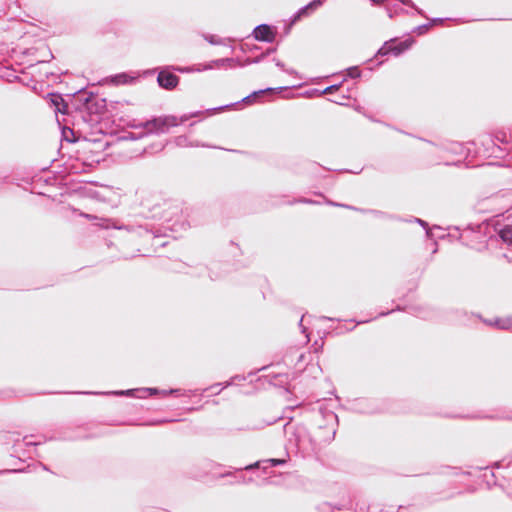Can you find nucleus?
Returning a JSON list of instances; mask_svg holds the SVG:
<instances>
[{
  "instance_id": "obj_5",
  "label": "nucleus",
  "mask_w": 512,
  "mask_h": 512,
  "mask_svg": "<svg viewBox=\"0 0 512 512\" xmlns=\"http://www.w3.org/2000/svg\"><path fill=\"white\" fill-rule=\"evenodd\" d=\"M157 81L162 88L173 89L177 86L179 78L172 73L161 71L158 74Z\"/></svg>"
},
{
  "instance_id": "obj_1",
  "label": "nucleus",
  "mask_w": 512,
  "mask_h": 512,
  "mask_svg": "<svg viewBox=\"0 0 512 512\" xmlns=\"http://www.w3.org/2000/svg\"><path fill=\"white\" fill-rule=\"evenodd\" d=\"M190 116L184 115L181 118L176 116H163L154 118L141 124L148 133H165L170 127L178 126L189 119Z\"/></svg>"
},
{
  "instance_id": "obj_12",
  "label": "nucleus",
  "mask_w": 512,
  "mask_h": 512,
  "mask_svg": "<svg viewBox=\"0 0 512 512\" xmlns=\"http://www.w3.org/2000/svg\"><path fill=\"white\" fill-rule=\"evenodd\" d=\"M392 53V43L386 42L377 52V55L384 56Z\"/></svg>"
},
{
  "instance_id": "obj_17",
  "label": "nucleus",
  "mask_w": 512,
  "mask_h": 512,
  "mask_svg": "<svg viewBox=\"0 0 512 512\" xmlns=\"http://www.w3.org/2000/svg\"><path fill=\"white\" fill-rule=\"evenodd\" d=\"M428 28H429V25H422V26L417 27L416 30H417L418 34H422L426 30H428Z\"/></svg>"
},
{
  "instance_id": "obj_3",
  "label": "nucleus",
  "mask_w": 512,
  "mask_h": 512,
  "mask_svg": "<svg viewBox=\"0 0 512 512\" xmlns=\"http://www.w3.org/2000/svg\"><path fill=\"white\" fill-rule=\"evenodd\" d=\"M495 231L497 232L499 238L505 243L508 247H511L512 252V222L507 224L497 223L495 225ZM506 258L512 260V255H505Z\"/></svg>"
},
{
  "instance_id": "obj_2",
  "label": "nucleus",
  "mask_w": 512,
  "mask_h": 512,
  "mask_svg": "<svg viewBox=\"0 0 512 512\" xmlns=\"http://www.w3.org/2000/svg\"><path fill=\"white\" fill-rule=\"evenodd\" d=\"M180 392L179 389H171L169 391L167 390H158L157 388H142V389H129V390H125V391H115V392H111L112 394H115V395H126V396H134L135 393H138L137 397L138 398H146L148 395H156V394H161L163 396H166L168 394H177Z\"/></svg>"
},
{
  "instance_id": "obj_7",
  "label": "nucleus",
  "mask_w": 512,
  "mask_h": 512,
  "mask_svg": "<svg viewBox=\"0 0 512 512\" xmlns=\"http://www.w3.org/2000/svg\"><path fill=\"white\" fill-rule=\"evenodd\" d=\"M49 100L52 106L55 107L56 112L65 113L67 109V105L64 102V99L59 94H49Z\"/></svg>"
},
{
  "instance_id": "obj_22",
  "label": "nucleus",
  "mask_w": 512,
  "mask_h": 512,
  "mask_svg": "<svg viewBox=\"0 0 512 512\" xmlns=\"http://www.w3.org/2000/svg\"><path fill=\"white\" fill-rule=\"evenodd\" d=\"M206 39H207L210 43H212V44H218V43H219L218 41H216V40L214 39V37H213V36H211L210 38H206Z\"/></svg>"
},
{
  "instance_id": "obj_11",
  "label": "nucleus",
  "mask_w": 512,
  "mask_h": 512,
  "mask_svg": "<svg viewBox=\"0 0 512 512\" xmlns=\"http://www.w3.org/2000/svg\"><path fill=\"white\" fill-rule=\"evenodd\" d=\"M273 89L272 88H267V89H264V90H259V91H255L253 92L252 94L246 96L243 98V102L246 103V104H251L254 102V100L259 97L260 95H263L264 93L266 92H270L272 91Z\"/></svg>"
},
{
  "instance_id": "obj_6",
  "label": "nucleus",
  "mask_w": 512,
  "mask_h": 512,
  "mask_svg": "<svg viewBox=\"0 0 512 512\" xmlns=\"http://www.w3.org/2000/svg\"><path fill=\"white\" fill-rule=\"evenodd\" d=\"M324 0H313L305 7L301 8L294 16V21L299 20L301 17L308 15L310 11H313L323 4Z\"/></svg>"
},
{
  "instance_id": "obj_13",
  "label": "nucleus",
  "mask_w": 512,
  "mask_h": 512,
  "mask_svg": "<svg viewBox=\"0 0 512 512\" xmlns=\"http://www.w3.org/2000/svg\"><path fill=\"white\" fill-rule=\"evenodd\" d=\"M347 74L351 78H358V77H360L361 72L358 69V67H350L347 69Z\"/></svg>"
},
{
  "instance_id": "obj_24",
  "label": "nucleus",
  "mask_w": 512,
  "mask_h": 512,
  "mask_svg": "<svg viewBox=\"0 0 512 512\" xmlns=\"http://www.w3.org/2000/svg\"><path fill=\"white\" fill-rule=\"evenodd\" d=\"M432 22L433 23H440V22H442V19L436 18V19H433Z\"/></svg>"
},
{
  "instance_id": "obj_8",
  "label": "nucleus",
  "mask_w": 512,
  "mask_h": 512,
  "mask_svg": "<svg viewBox=\"0 0 512 512\" xmlns=\"http://www.w3.org/2000/svg\"><path fill=\"white\" fill-rule=\"evenodd\" d=\"M286 462L285 459H267V460H264L262 462H256L255 464H252V465H248L245 467L246 470H251L255 467H259L260 466V463H263V464H269V466H277V465H282Z\"/></svg>"
},
{
  "instance_id": "obj_9",
  "label": "nucleus",
  "mask_w": 512,
  "mask_h": 512,
  "mask_svg": "<svg viewBox=\"0 0 512 512\" xmlns=\"http://www.w3.org/2000/svg\"><path fill=\"white\" fill-rule=\"evenodd\" d=\"M489 325H495L499 329H511L512 328V318H499L494 322H489Z\"/></svg>"
},
{
  "instance_id": "obj_23",
  "label": "nucleus",
  "mask_w": 512,
  "mask_h": 512,
  "mask_svg": "<svg viewBox=\"0 0 512 512\" xmlns=\"http://www.w3.org/2000/svg\"><path fill=\"white\" fill-rule=\"evenodd\" d=\"M238 378H239L238 376H236V377L232 378V379H231V381L227 382V383L224 385V388H225V387L230 386L231 384H233V381H234L235 379H238Z\"/></svg>"
},
{
  "instance_id": "obj_20",
  "label": "nucleus",
  "mask_w": 512,
  "mask_h": 512,
  "mask_svg": "<svg viewBox=\"0 0 512 512\" xmlns=\"http://www.w3.org/2000/svg\"><path fill=\"white\" fill-rule=\"evenodd\" d=\"M186 141L185 137H179L177 138V144L178 145H184V142Z\"/></svg>"
},
{
  "instance_id": "obj_10",
  "label": "nucleus",
  "mask_w": 512,
  "mask_h": 512,
  "mask_svg": "<svg viewBox=\"0 0 512 512\" xmlns=\"http://www.w3.org/2000/svg\"><path fill=\"white\" fill-rule=\"evenodd\" d=\"M412 42L410 41H403L398 44H392V54L395 56L400 55L402 52L407 50L411 46Z\"/></svg>"
},
{
  "instance_id": "obj_4",
  "label": "nucleus",
  "mask_w": 512,
  "mask_h": 512,
  "mask_svg": "<svg viewBox=\"0 0 512 512\" xmlns=\"http://www.w3.org/2000/svg\"><path fill=\"white\" fill-rule=\"evenodd\" d=\"M253 36L258 41L273 42L275 40V33L266 24L258 25L253 31Z\"/></svg>"
},
{
  "instance_id": "obj_19",
  "label": "nucleus",
  "mask_w": 512,
  "mask_h": 512,
  "mask_svg": "<svg viewBox=\"0 0 512 512\" xmlns=\"http://www.w3.org/2000/svg\"><path fill=\"white\" fill-rule=\"evenodd\" d=\"M220 385H221L220 383L212 385L209 389L213 390V392L215 394H218L221 391V389H219Z\"/></svg>"
},
{
  "instance_id": "obj_15",
  "label": "nucleus",
  "mask_w": 512,
  "mask_h": 512,
  "mask_svg": "<svg viewBox=\"0 0 512 512\" xmlns=\"http://www.w3.org/2000/svg\"><path fill=\"white\" fill-rule=\"evenodd\" d=\"M115 78L117 80V83H126L127 81V75L125 74L117 75Z\"/></svg>"
},
{
  "instance_id": "obj_16",
  "label": "nucleus",
  "mask_w": 512,
  "mask_h": 512,
  "mask_svg": "<svg viewBox=\"0 0 512 512\" xmlns=\"http://www.w3.org/2000/svg\"><path fill=\"white\" fill-rule=\"evenodd\" d=\"M179 72H193V71H201V69H194V68H177L176 69Z\"/></svg>"
},
{
  "instance_id": "obj_14",
  "label": "nucleus",
  "mask_w": 512,
  "mask_h": 512,
  "mask_svg": "<svg viewBox=\"0 0 512 512\" xmlns=\"http://www.w3.org/2000/svg\"><path fill=\"white\" fill-rule=\"evenodd\" d=\"M339 88V85H331V86H328L326 87L322 92L321 94H331L333 93L334 91L338 90Z\"/></svg>"
},
{
  "instance_id": "obj_18",
  "label": "nucleus",
  "mask_w": 512,
  "mask_h": 512,
  "mask_svg": "<svg viewBox=\"0 0 512 512\" xmlns=\"http://www.w3.org/2000/svg\"><path fill=\"white\" fill-rule=\"evenodd\" d=\"M276 65H277L279 68H281V69H283L284 71H286L287 73H290V74L294 73V71H293V70L285 69L284 64H283L282 62H280V61H277V62H276Z\"/></svg>"
},
{
  "instance_id": "obj_21",
  "label": "nucleus",
  "mask_w": 512,
  "mask_h": 512,
  "mask_svg": "<svg viewBox=\"0 0 512 512\" xmlns=\"http://www.w3.org/2000/svg\"><path fill=\"white\" fill-rule=\"evenodd\" d=\"M415 221H416L417 223H419L420 225H422L423 227H426V226H427V223H426V222H424L423 220L419 219V218H416V219H415Z\"/></svg>"
}]
</instances>
